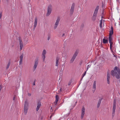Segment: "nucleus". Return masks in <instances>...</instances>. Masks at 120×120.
I'll return each mask as SVG.
<instances>
[{
    "mask_svg": "<svg viewBox=\"0 0 120 120\" xmlns=\"http://www.w3.org/2000/svg\"><path fill=\"white\" fill-rule=\"evenodd\" d=\"M50 38V37L49 36L48 38V40H49Z\"/></svg>",
    "mask_w": 120,
    "mask_h": 120,
    "instance_id": "36",
    "label": "nucleus"
},
{
    "mask_svg": "<svg viewBox=\"0 0 120 120\" xmlns=\"http://www.w3.org/2000/svg\"><path fill=\"white\" fill-rule=\"evenodd\" d=\"M52 9V6L51 5H49L47 9V12L46 14L47 16H49L51 13Z\"/></svg>",
    "mask_w": 120,
    "mask_h": 120,
    "instance_id": "4",
    "label": "nucleus"
},
{
    "mask_svg": "<svg viewBox=\"0 0 120 120\" xmlns=\"http://www.w3.org/2000/svg\"><path fill=\"white\" fill-rule=\"evenodd\" d=\"M61 89H60V91H61Z\"/></svg>",
    "mask_w": 120,
    "mask_h": 120,
    "instance_id": "40",
    "label": "nucleus"
},
{
    "mask_svg": "<svg viewBox=\"0 0 120 120\" xmlns=\"http://www.w3.org/2000/svg\"><path fill=\"white\" fill-rule=\"evenodd\" d=\"M110 78V75L108 74V73H107V83L108 84H109L110 83L109 80Z\"/></svg>",
    "mask_w": 120,
    "mask_h": 120,
    "instance_id": "17",
    "label": "nucleus"
},
{
    "mask_svg": "<svg viewBox=\"0 0 120 120\" xmlns=\"http://www.w3.org/2000/svg\"><path fill=\"white\" fill-rule=\"evenodd\" d=\"M64 34H63L62 35V37H63L64 36Z\"/></svg>",
    "mask_w": 120,
    "mask_h": 120,
    "instance_id": "37",
    "label": "nucleus"
},
{
    "mask_svg": "<svg viewBox=\"0 0 120 120\" xmlns=\"http://www.w3.org/2000/svg\"><path fill=\"white\" fill-rule=\"evenodd\" d=\"M35 85V82H34L33 83V85L34 86Z\"/></svg>",
    "mask_w": 120,
    "mask_h": 120,
    "instance_id": "38",
    "label": "nucleus"
},
{
    "mask_svg": "<svg viewBox=\"0 0 120 120\" xmlns=\"http://www.w3.org/2000/svg\"><path fill=\"white\" fill-rule=\"evenodd\" d=\"M46 53V51L44 49L42 52V55H45Z\"/></svg>",
    "mask_w": 120,
    "mask_h": 120,
    "instance_id": "22",
    "label": "nucleus"
},
{
    "mask_svg": "<svg viewBox=\"0 0 120 120\" xmlns=\"http://www.w3.org/2000/svg\"><path fill=\"white\" fill-rule=\"evenodd\" d=\"M38 63V61L37 59L35 60V61L34 64L33 68V71H34L35 70Z\"/></svg>",
    "mask_w": 120,
    "mask_h": 120,
    "instance_id": "7",
    "label": "nucleus"
},
{
    "mask_svg": "<svg viewBox=\"0 0 120 120\" xmlns=\"http://www.w3.org/2000/svg\"><path fill=\"white\" fill-rule=\"evenodd\" d=\"M116 101L115 99H114V101L113 106V110L112 112V115L113 116L114 115V113L115 112V110L116 108Z\"/></svg>",
    "mask_w": 120,
    "mask_h": 120,
    "instance_id": "6",
    "label": "nucleus"
},
{
    "mask_svg": "<svg viewBox=\"0 0 120 120\" xmlns=\"http://www.w3.org/2000/svg\"><path fill=\"white\" fill-rule=\"evenodd\" d=\"M114 70L111 71V75L113 76H115L117 79H119L120 76V69L116 66L114 69Z\"/></svg>",
    "mask_w": 120,
    "mask_h": 120,
    "instance_id": "1",
    "label": "nucleus"
},
{
    "mask_svg": "<svg viewBox=\"0 0 120 120\" xmlns=\"http://www.w3.org/2000/svg\"><path fill=\"white\" fill-rule=\"evenodd\" d=\"M71 81H70L68 83V85L69 86L71 84Z\"/></svg>",
    "mask_w": 120,
    "mask_h": 120,
    "instance_id": "33",
    "label": "nucleus"
},
{
    "mask_svg": "<svg viewBox=\"0 0 120 120\" xmlns=\"http://www.w3.org/2000/svg\"><path fill=\"white\" fill-rule=\"evenodd\" d=\"M28 110V107L26 105V104L24 105V112L25 113V114H26Z\"/></svg>",
    "mask_w": 120,
    "mask_h": 120,
    "instance_id": "13",
    "label": "nucleus"
},
{
    "mask_svg": "<svg viewBox=\"0 0 120 120\" xmlns=\"http://www.w3.org/2000/svg\"><path fill=\"white\" fill-rule=\"evenodd\" d=\"M110 43V49L111 51L112 50V45L113 44V43L112 42H111L110 43Z\"/></svg>",
    "mask_w": 120,
    "mask_h": 120,
    "instance_id": "23",
    "label": "nucleus"
},
{
    "mask_svg": "<svg viewBox=\"0 0 120 120\" xmlns=\"http://www.w3.org/2000/svg\"><path fill=\"white\" fill-rule=\"evenodd\" d=\"M29 2H30V0H29Z\"/></svg>",
    "mask_w": 120,
    "mask_h": 120,
    "instance_id": "39",
    "label": "nucleus"
},
{
    "mask_svg": "<svg viewBox=\"0 0 120 120\" xmlns=\"http://www.w3.org/2000/svg\"><path fill=\"white\" fill-rule=\"evenodd\" d=\"M113 34V28L112 26L111 28V30L109 31V36H112Z\"/></svg>",
    "mask_w": 120,
    "mask_h": 120,
    "instance_id": "15",
    "label": "nucleus"
},
{
    "mask_svg": "<svg viewBox=\"0 0 120 120\" xmlns=\"http://www.w3.org/2000/svg\"><path fill=\"white\" fill-rule=\"evenodd\" d=\"M41 106V104L40 102H38L37 104V108L36 109V110L37 111H38L39 108H40Z\"/></svg>",
    "mask_w": 120,
    "mask_h": 120,
    "instance_id": "16",
    "label": "nucleus"
},
{
    "mask_svg": "<svg viewBox=\"0 0 120 120\" xmlns=\"http://www.w3.org/2000/svg\"><path fill=\"white\" fill-rule=\"evenodd\" d=\"M99 8V6H97L96 8L94 11L92 18L93 20L94 21H95L96 20L97 16V14L98 12Z\"/></svg>",
    "mask_w": 120,
    "mask_h": 120,
    "instance_id": "2",
    "label": "nucleus"
},
{
    "mask_svg": "<svg viewBox=\"0 0 120 120\" xmlns=\"http://www.w3.org/2000/svg\"><path fill=\"white\" fill-rule=\"evenodd\" d=\"M54 115V114L52 113V114L51 115V116L50 117V119L51 117L53 116Z\"/></svg>",
    "mask_w": 120,
    "mask_h": 120,
    "instance_id": "35",
    "label": "nucleus"
},
{
    "mask_svg": "<svg viewBox=\"0 0 120 120\" xmlns=\"http://www.w3.org/2000/svg\"><path fill=\"white\" fill-rule=\"evenodd\" d=\"M22 60L20 59V60L19 61V64H22Z\"/></svg>",
    "mask_w": 120,
    "mask_h": 120,
    "instance_id": "28",
    "label": "nucleus"
},
{
    "mask_svg": "<svg viewBox=\"0 0 120 120\" xmlns=\"http://www.w3.org/2000/svg\"><path fill=\"white\" fill-rule=\"evenodd\" d=\"M109 43H110L111 42H112V36H109Z\"/></svg>",
    "mask_w": 120,
    "mask_h": 120,
    "instance_id": "21",
    "label": "nucleus"
},
{
    "mask_svg": "<svg viewBox=\"0 0 120 120\" xmlns=\"http://www.w3.org/2000/svg\"><path fill=\"white\" fill-rule=\"evenodd\" d=\"M86 71H85L84 74H83V75L82 78L83 77L86 75Z\"/></svg>",
    "mask_w": 120,
    "mask_h": 120,
    "instance_id": "32",
    "label": "nucleus"
},
{
    "mask_svg": "<svg viewBox=\"0 0 120 120\" xmlns=\"http://www.w3.org/2000/svg\"><path fill=\"white\" fill-rule=\"evenodd\" d=\"M85 108L84 107H82V114L81 117V118L82 119L83 117L84 114H85Z\"/></svg>",
    "mask_w": 120,
    "mask_h": 120,
    "instance_id": "12",
    "label": "nucleus"
},
{
    "mask_svg": "<svg viewBox=\"0 0 120 120\" xmlns=\"http://www.w3.org/2000/svg\"><path fill=\"white\" fill-rule=\"evenodd\" d=\"M78 52L77 51H75L74 54L73 55L72 57L71 58L70 61V63H72L74 61V60L75 58L77 55Z\"/></svg>",
    "mask_w": 120,
    "mask_h": 120,
    "instance_id": "3",
    "label": "nucleus"
},
{
    "mask_svg": "<svg viewBox=\"0 0 120 120\" xmlns=\"http://www.w3.org/2000/svg\"><path fill=\"white\" fill-rule=\"evenodd\" d=\"M74 7L75 4H73L72 5L70 10V13L71 14H72L73 12Z\"/></svg>",
    "mask_w": 120,
    "mask_h": 120,
    "instance_id": "11",
    "label": "nucleus"
},
{
    "mask_svg": "<svg viewBox=\"0 0 120 120\" xmlns=\"http://www.w3.org/2000/svg\"><path fill=\"white\" fill-rule=\"evenodd\" d=\"M45 55H42V58L43 60V61H44L45 60Z\"/></svg>",
    "mask_w": 120,
    "mask_h": 120,
    "instance_id": "27",
    "label": "nucleus"
},
{
    "mask_svg": "<svg viewBox=\"0 0 120 120\" xmlns=\"http://www.w3.org/2000/svg\"><path fill=\"white\" fill-rule=\"evenodd\" d=\"M101 100L102 99H100L99 100L97 105V107L98 108H99L100 106V105L101 102Z\"/></svg>",
    "mask_w": 120,
    "mask_h": 120,
    "instance_id": "19",
    "label": "nucleus"
},
{
    "mask_svg": "<svg viewBox=\"0 0 120 120\" xmlns=\"http://www.w3.org/2000/svg\"><path fill=\"white\" fill-rule=\"evenodd\" d=\"M28 95L30 97L31 96V94L29 93H28Z\"/></svg>",
    "mask_w": 120,
    "mask_h": 120,
    "instance_id": "34",
    "label": "nucleus"
},
{
    "mask_svg": "<svg viewBox=\"0 0 120 120\" xmlns=\"http://www.w3.org/2000/svg\"><path fill=\"white\" fill-rule=\"evenodd\" d=\"M2 12H0V19L1 18L2 16Z\"/></svg>",
    "mask_w": 120,
    "mask_h": 120,
    "instance_id": "31",
    "label": "nucleus"
},
{
    "mask_svg": "<svg viewBox=\"0 0 120 120\" xmlns=\"http://www.w3.org/2000/svg\"><path fill=\"white\" fill-rule=\"evenodd\" d=\"M60 21V19L59 18H58L56 20V22L54 25V29H56L57 27L59 24Z\"/></svg>",
    "mask_w": 120,
    "mask_h": 120,
    "instance_id": "8",
    "label": "nucleus"
},
{
    "mask_svg": "<svg viewBox=\"0 0 120 120\" xmlns=\"http://www.w3.org/2000/svg\"><path fill=\"white\" fill-rule=\"evenodd\" d=\"M103 42L104 43L106 44L108 42V41L107 40L104 38L103 40Z\"/></svg>",
    "mask_w": 120,
    "mask_h": 120,
    "instance_id": "20",
    "label": "nucleus"
},
{
    "mask_svg": "<svg viewBox=\"0 0 120 120\" xmlns=\"http://www.w3.org/2000/svg\"><path fill=\"white\" fill-rule=\"evenodd\" d=\"M59 59V57H56V66L57 67L58 65V62Z\"/></svg>",
    "mask_w": 120,
    "mask_h": 120,
    "instance_id": "18",
    "label": "nucleus"
},
{
    "mask_svg": "<svg viewBox=\"0 0 120 120\" xmlns=\"http://www.w3.org/2000/svg\"><path fill=\"white\" fill-rule=\"evenodd\" d=\"M59 96L57 95H56V99L55 100V101L54 102V104L56 105L58 101V100L59 99Z\"/></svg>",
    "mask_w": 120,
    "mask_h": 120,
    "instance_id": "14",
    "label": "nucleus"
},
{
    "mask_svg": "<svg viewBox=\"0 0 120 120\" xmlns=\"http://www.w3.org/2000/svg\"><path fill=\"white\" fill-rule=\"evenodd\" d=\"M90 66H91V65H88L86 71H87V70H88L89 68H90Z\"/></svg>",
    "mask_w": 120,
    "mask_h": 120,
    "instance_id": "29",
    "label": "nucleus"
},
{
    "mask_svg": "<svg viewBox=\"0 0 120 120\" xmlns=\"http://www.w3.org/2000/svg\"><path fill=\"white\" fill-rule=\"evenodd\" d=\"M2 88V85H0V92L1 91V90Z\"/></svg>",
    "mask_w": 120,
    "mask_h": 120,
    "instance_id": "30",
    "label": "nucleus"
},
{
    "mask_svg": "<svg viewBox=\"0 0 120 120\" xmlns=\"http://www.w3.org/2000/svg\"><path fill=\"white\" fill-rule=\"evenodd\" d=\"M38 18L37 17H36L35 18L34 22V29H35V27H36L37 23L38 21Z\"/></svg>",
    "mask_w": 120,
    "mask_h": 120,
    "instance_id": "9",
    "label": "nucleus"
},
{
    "mask_svg": "<svg viewBox=\"0 0 120 120\" xmlns=\"http://www.w3.org/2000/svg\"><path fill=\"white\" fill-rule=\"evenodd\" d=\"M23 57V54H22L20 56V59L22 60Z\"/></svg>",
    "mask_w": 120,
    "mask_h": 120,
    "instance_id": "26",
    "label": "nucleus"
},
{
    "mask_svg": "<svg viewBox=\"0 0 120 120\" xmlns=\"http://www.w3.org/2000/svg\"><path fill=\"white\" fill-rule=\"evenodd\" d=\"M96 82L95 81H94V82L93 86V87L92 91L93 93H94L96 89Z\"/></svg>",
    "mask_w": 120,
    "mask_h": 120,
    "instance_id": "10",
    "label": "nucleus"
},
{
    "mask_svg": "<svg viewBox=\"0 0 120 120\" xmlns=\"http://www.w3.org/2000/svg\"><path fill=\"white\" fill-rule=\"evenodd\" d=\"M19 44L20 50H21L23 47V45L22 41L20 38H19Z\"/></svg>",
    "mask_w": 120,
    "mask_h": 120,
    "instance_id": "5",
    "label": "nucleus"
},
{
    "mask_svg": "<svg viewBox=\"0 0 120 120\" xmlns=\"http://www.w3.org/2000/svg\"><path fill=\"white\" fill-rule=\"evenodd\" d=\"M52 107H51V109H52Z\"/></svg>",
    "mask_w": 120,
    "mask_h": 120,
    "instance_id": "41",
    "label": "nucleus"
},
{
    "mask_svg": "<svg viewBox=\"0 0 120 120\" xmlns=\"http://www.w3.org/2000/svg\"><path fill=\"white\" fill-rule=\"evenodd\" d=\"M14 98H13V100H14Z\"/></svg>",
    "mask_w": 120,
    "mask_h": 120,
    "instance_id": "42",
    "label": "nucleus"
},
{
    "mask_svg": "<svg viewBox=\"0 0 120 120\" xmlns=\"http://www.w3.org/2000/svg\"><path fill=\"white\" fill-rule=\"evenodd\" d=\"M102 19H101V20L100 21V28L102 27Z\"/></svg>",
    "mask_w": 120,
    "mask_h": 120,
    "instance_id": "24",
    "label": "nucleus"
},
{
    "mask_svg": "<svg viewBox=\"0 0 120 120\" xmlns=\"http://www.w3.org/2000/svg\"><path fill=\"white\" fill-rule=\"evenodd\" d=\"M10 63L9 62L8 63V64L7 65V67H6V69H8V68H9V66L10 65Z\"/></svg>",
    "mask_w": 120,
    "mask_h": 120,
    "instance_id": "25",
    "label": "nucleus"
}]
</instances>
